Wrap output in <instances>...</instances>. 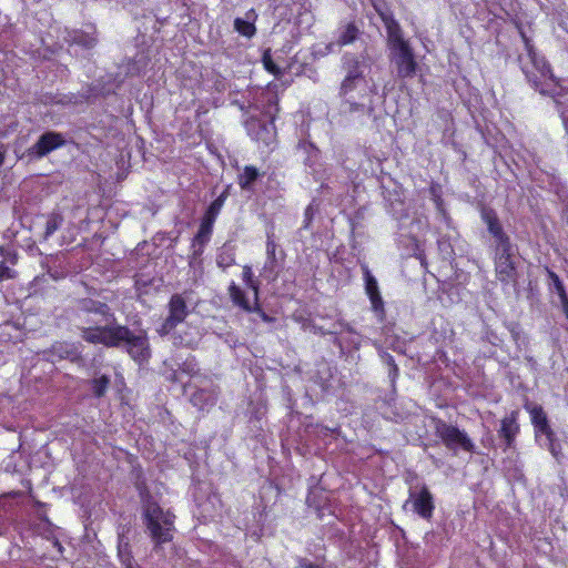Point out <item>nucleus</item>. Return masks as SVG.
<instances>
[{
  "label": "nucleus",
  "mask_w": 568,
  "mask_h": 568,
  "mask_svg": "<svg viewBox=\"0 0 568 568\" xmlns=\"http://www.w3.org/2000/svg\"><path fill=\"white\" fill-rule=\"evenodd\" d=\"M17 262V255L14 254L13 257L11 258V263L14 264Z\"/></svg>",
  "instance_id": "a18cd8bd"
},
{
  "label": "nucleus",
  "mask_w": 568,
  "mask_h": 568,
  "mask_svg": "<svg viewBox=\"0 0 568 568\" xmlns=\"http://www.w3.org/2000/svg\"><path fill=\"white\" fill-rule=\"evenodd\" d=\"M562 312H564L566 318L568 320V303L562 305Z\"/></svg>",
  "instance_id": "37998d69"
},
{
  "label": "nucleus",
  "mask_w": 568,
  "mask_h": 568,
  "mask_svg": "<svg viewBox=\"0 0 568 568\" xmlns=\"http://www.w3.org/2000/svg\"><path fill=\"white\" fill-rule=\"evenodd\" d=\"M480 217L487 225V230L494 237L496 245L506 244V246H508V242H511V240L504 231L497 212L491 207L483 206L480 210Z\"/></svg>",
  "instance_id": "ddd939ff"
},
{
  "label": "nucleus",
  "mask_w": 568,
  "mask_h": 568,
  "mask_svg": "<svg viewBox=\"0 0 568 568\" xmlns=\"http://www.w3.org/2000/svg\"><path fill=\"white\" fill-rule=\"evenodd\" d=\"M378 14L387 31L389 57L390 61L394 62L396 67L397 77L399 79H410L415 77L418 70V63L413 48L402 34L399 23L394 19L392 13L378 11Z\"/></svg>",
  "instance_id": "20e7f679"
},
{
  "label": "nucleus",
  "mask_w": 568,
  "mask_h": 568,
  "mask_svg": "<svg viewBox=\"0 0 568 568\" xmlns=\"http://www.w3.org/2000/svg\"><path fill=\"white\" fill-rule=\"evenodd\" d=\"M564 104H565L564 102H561L560 100H557L558 112L561 118L566 134L568 135V106H565Z\"/></svg>",
  "instance_id": "c9c22d12"
},
{
  "label": "nucleus",
  "mask_w": 568,
  "mask_h": 568,
  "mask_svg": "<svg viewBox=\"0 0 568 568\" xmlns=\"http://www.w3.org/2000/svg\"><path fill=\"white\" fill-rule=\"evenodd\" d=\"M18 276L16 270L10 268L4 262L0 263V283L4 280H14Z\"/></svg>",
  "instance_id": "72a5a7b5"
},
{
  "label": "nucleus",
  "mask_w": 568,
  "mask_h": 568,
  "mask_svg": "<svg viewBox=\"0 0 568 568\" xmlns=\"http://www.w3.org/2000/svg\"><path fill=\"white\" fill-rule=\"evenodd\" d=\"M524 408L529 413L530 420L535 427L536 433L545 435L548 442L552 444L556 435L549 425L547 414L545 413L542 406L526 403Z\"/></svg>",
  "instance_id": "4468645a"
},
{
  "label": "nucleus",
  "mask_w": 568,
  "mask_h": 568,
  "mask_svg": "<svg viewBox=\"0 0 568 568\" xmlns=\"http://www.w3.org/2000/svg\"><path fill=\"white\" fill-rule=\"evenodd\" d=\"M67 140L64 135L55 131H47L39 136L37 142L29 148L28 153L37 159L47 156L52 151L64 146Z\"/></svg>",
  "instance_id": "9b49d317"
},
{
  "label": "nucleus",
  "mask_w": 568,
  "mask_h": 568,
  "mask_svg": "<svg viewBox=\"0 0 568 568\" xmlns=\"http://www.w3.org/2000/svg\"><path fill=\"white\" fill-rule=\"evenodd\" d=\"M359 36V29L355 22H348L343 30H341L336 43L339 47L348 45L355 42Z\"/></svg>",
  "instance_id": "b1692460"
},
{
  "label": "nucleus",
  "mask_w": 568,
  "mask_h": 568,
  "mask_svg": "<svg viewBox=\"0 0 568 568\" xmlns=\"http://www.w3.org/2000/svg\"><path fill=\"white\" fill-rule=\"evenodd\" d=\"M430 192L433 194V200L435 202L436 209L440 212H444V201L442 199V195L437 193V190L435 186L430 187Z\"/></svg>",
  "instance_id": "e433bc0d"
},
{
  "label": "nucleus",
  "mask_w": 568,
  "mask_h": 568,
  "mask_svg": "<svg viewBox=\"0 0 568 568\" xmlns=\"http://www.w3.org/2000/svg\"><path fill=\"white\" fill-rule=\"evenodd\" d=\"M75 310L79 315L98 314L105 320H114V314L106 303L90 297L77 300Z\"/></svg>",
  "instance_id": "a211bd4d"
},
{
  "label": "nucleus",
  "mask_w": 568,
  "mask_h": 568,
  "mask_svg": "<svg viewBox=\"0 0 568 568\" xmlns=\"http://www.w3.org/2000/svg\"><path fill=\"white\" fill-rule=\"evenodd\" d=\"M110 383H111L110 377L106 375H101L100 377L93 378L91 381V387H92V393H93L94 397H97V398L103 397L108 392Z\"/></svg>",
  "instance_id": "c85d7f7f"
},
{
  "label": "nucleus",
  "mask_w": 568,
  "mask_h": 568,
  "mask_svg": "<svg viewBox=\"0 0 568 568\" xmlns=\"http://www.w3.org/2000/svg\"><path fill=\"white\" fill-rule=\"evenodd\" d=\"M494 263L496 277L501 284H517L518 273L514 260V246L511 242H508V246H506V244L496 245Z\"/></svg>",
  "instance_id": "0eeeda50"
},
{
  "label": "nucleus",
  "mask_w": 568,
  "mask_h": 568,
  "mask_svg": "<svg viewBox=\"0 0 568 568\" xmlns=\"http://www.w3.org/2000/svg\"><path fill=\"white\" fill-rule=\"evenodd\" d=\"M126 568H141V567L139 565H135V566L126 567Z\"/></svg>",
  "instance_id": "49530a36"
},
{
  "label": "nucleus",
  "mask_w": 568,
  "mask_h": 568,
  "mask_svg": "<svg viewBox=\"0 0 568 568\" xmlns=\"http://www.w3.org/2000/svg\"><path fill=\"white\" fill-rule=\"evenodd\" d=\"M546 272H547V275H548L549 280L551 281V284L557 293L560 292V290L566 288L562 281L560 280V277L558 276V274L556 272H554L549 267H546Z\"/></svg>",
  "instance_id": "f704fd0d"
},
{
  "label": "nucleus",
  "mask_w": 568,
  "mask_h": 568,
  "mask_svg": "<svg viewBox=\"0 0 568 568\" xmlns=\"http://www.w3.org/2000/svg\"><path fill=\"white\" fill-rule=\"evenodd\" d=\"M242 280L244 282V285L252 290L254 293V300H258L260 295V282L254 278V274L252 271V267L250 265H244L242 270Z\"/></svg>",
  "instance_id": "bb28decb"
},
{
  "label": "nucleus",
  "mask_w": 568,
  "mask_h": 568,
  "mask_svg": "<svg viewBox=\"0 0 568 568\" xmlns=\"http://www.w3.org/2000/svg\"><path fill=\"white\" fill-rule=\"evenodd\" d=\"M51 353L59 358H74L78 355V349L71 343L55 342L51 347Z\"/></svg>",
  "instance_id": "a878e982"
},
{
  "label": "nucleus",
  "mask_w": 568,
  "mask_h": 568,
  "mask_svg": "<svg viewBox=\"0 0 568 568\" xmlns=\"http://www.w3.org/2000/svg\"><path fill=\"white\" fill-rule=\"evenodd\" d=\"M63 216L58 212H52L48 215L45 227H44V239L48 240L52 236L62 225Z\"/></svg>",
  "instance_id": "cd10ccee"
},
{
  "label": "nucleus",
  "mask_w": 568,
  "mask_h": 568,
  "mask_svg": "<svg viewBox=\"0 0 568 568\" xmlns=\"http://www.w3.org/2000/svg\"><path fill=\"white\" fill-rule=\"evenodd\" d=\"M125 549L122 550L121 548H119V556H120V560L121 562L124 565V568L126 567H132V566H135L138 565L135 561H134V558L131 554L130 550H128L129 548V545L126 544Z\"/></svg>",
  "instance_id": "473e14b6"
},
{
  "label": "nucleus",
  "mask_w": 568,
  "mask_h": 568,
  "mask_svg": "<svg viewBox=\"0 0 568 568\" xmlns=\"http://www.w3.org/2000/svg\"><path fill=\"white\" fill-rule=\"evenodd\" d=\"M80 331L81 338L89 344H101L108 348L124 346L128 355L140 366L151 359L152 351L146 331L134 334L129 326L119 323L88 326Z\"/></svg>",
  "instance_id": "f03ea898"
},
{
  "label": "nucleus",
  "mask_w": 568,
  "mask_h": 568,
  "mask_svg": "<svg viewBox=\"0 0 568 568\" xmlns=\"http://www.w3.org/2000/svg\"><path fill=\"white\" fill-rule=\"evenodd\" d=\"M213 226L214 224L206 222L201 219L199 230L194 237L192 239V257L195 260L200 257L203 252L204 247L207 245V243L211 241V236L213 233Z\"/></svg>",
  "instance_id": "6ab92c4d"
},
{
  "label": "nucleus",
  "mask_w": 568,
  "mask_h": 568,
  "mask_svg": "<svg viewBox=\"0 0 568 568\" xmlns=\"http://www.w3.org/2000/svg\"><path fill=\"white\" fill-rule=\"evenodd\" d=\"M247 313H255L258 315V317L264 323H273L275 322V318L273 316H270L261 306L260 298L256 301L254 300L253 305L251 306V311H247Z\"/></svg>",
  "instance_id": "2f4dec72"
},
{
  "label": "nucleus",
  "mask_w": 568,
  "mask_h": 568,
  "mask_svg": "<svg viewBox=\"0 0 568 568\" xmlns=\"http://www.w3.org/2000/svg\"><path fill=\"white\" fill-rule=\"evenodd\" d=\"M135 488L142 505V519L154 544V549L161 548L164 544L173 540L175 530V515L170 509H163L153 499L145 481L136 483Z\"/></svg>",
  "instance_id": "7ed1b4c3"
},
{
  "label": "nucleus",
  "mask_w": 568,
  "mask_h": 568,
  "mask_svg": "<svg viewBox=\"0 0 568 568\" xmlns=\"http://www.w3.org/2000/svg\"><path fill=\"white\" fill-rule=\"evenodd\" d=\"M263 174L264 173L260 172L254 165H244L236 176V183L242 191H252L254 184Z\"/></svg>",
  "instance_id": "412c9836"
},
{
  "label": "nucleus",
  "mask_w": 568,
  "mask_h": 568,
  "mask_svg": "<svg viewBox=\"0 0 568 568\" xmlns=\"http://www.w3.org/2000/svg\"><path fill=\"white\" fill-rule=\"evenodd\" d=\"M519 412L511 410L500 420V428L498 429L499 438L505 442V450L513 448L516 442V437L520 432L518 424Z\"/></svg>",
  "instance_id": "dca6fc26"
},
{
  "label": "nucleus",
  "mask_w": 568,
  "mask_h": 568,
  "mask_svg": "<svg viewBox=\"0 0 568 568\" xmlns=\"http://www.w3.org/2000/svg\"><path fill=\"white\" fill-rule=\"evenodd\" d=\"M433 423L435 435L442 440L447 449L456 452L457 448H460L467 453L475 452V444L466 432L460 430L455 425L446 423L442 418H434Z\"/></svg>",
  "instance_id": "423d86ee"
},
{
  "label": "nucleus",
  "mask_w": 568,
  "mask_h": 568,
  "mask_svg": "<svg viewBox=\"0 0 568 568\" xmlns=\"http://www.w3.org/2000/svg\"><path fill=\"white\" fill-rule=\"evenodd\" d=\"M313 215H314L313 207H312V205H308L304 212V227L305 229H307L310 226V224L313 220Z\"/></svg>",
  "instance_id": "4c0bfd02"
},
{
  "label": "nucleus",
  "mask_w": 568,
  "mask_h": 568,
  "mask_svg": "<svg viewBox=\"0 0 568 568\" xmlns=\"http://www.w3.org/2000/svg\"><path fill=\"white\" fill-rule=\"evenodd\" d=\"M227 294L232 303L243 310L247 313V311H251V304L246 297L245 292L235 283L231 282V284L227 287Z\"/></svg>",
  "instance_id": "4be33fe9"
},
{
  "label": "nucleus",
  "mask_w": 568,
  "mask_h": 568,
  "mask_svg": "<svg viewBox=\"0 0 568 568\" xmlns=\"http://www.w3.org/2000/svg\"><path fill=\"white\" fill-rule=\"evenodd\" d=\"M268 105L275 106V113L270 116L268 122H265L257 116H250L244 122V128L247 135L253 141L262 143L264 146H271L276 141L277 131L275 126V120L277 112L280 111L277 97H274L272 100H270Z\"/></svg>",
  "instance_id": "39448f33"
},
{
  "label": "nucleus",
  "mask_w": 568,
  "mask_h": 568,
  "mask_svg": "<svg viewBox=\"0 0 568 568\" xmlns=\"http://www.w3.org/2000/svg\"><path fill=\"white\" fill-rule=\"evenodd\" d=\"M383 357H384L385 363L388 366V377H389L392 384H395L396 379L399 376V368L395 362V358H394V356H392L388 353H385L383 355Z\"/></svg>",
  "instance_id": "7c9ffc66"
},
{
  "label": "nucleus",
  "mask_w": 568,
  "mask_h": 568,
  "mask_svg": "<svg viewBox=\"0 0 568 568\" xmlns=\"http://www.w3.org/2000/svg\"><path fill=\"white\" fill-rule=\"evenodd\" d=\"M265 255L266 258L261 270V276L268 282H274L277 280L286 257V253L283 250H278L274 232L266 234Z\"/></svg>",
  "instance_id": "6e6552de"
},
{
  "label": "nucleus",
  "mask_w": 568,
  "mask_h": 568,
  "mask_svg": "<svg viewBox=\"0 0 568 568\" xmlns=\"http://www.w3.org/2000/svg\"><path fill=\"white\" fill-rule=\"evenodd\" d=\"M204 394V390L203 389H200L197 390L196 393H194L193 395V400H195L197 397L202 396Z\"/></svg>",
  "instance_id": "79ce46f5"
},
{
  "label": "nucleus",
  "mask_w": 568,
  "mask_h": 568,
  "mask_svg": "<svg viewBox=\"0 0 568 568\" xmlns=\"http://www.w3.org/2000/svg\"><path fill=\"white\" fill-rule=\"evenodd\" d=\"M361 82L364 81L352 77H344L341 82L338 94L341 98L345 99L344 104L347 105L345 111L348 113H364L366 110L365 104L356 102L352 95Z\"/></svg>",
  "instance_id": "2eb2a0df"
},
{
  "label": "nucleus",
  "mask_w": 568,
  "mask_h": 568,
  "mask_svg": "<svg viewBox=\"0 0 568 568\" xmlns=\"http://www.w3.org/2000/svg\"><path fill=\"white\" fill-rule=\"evenodd\" d=\"M561 303V306L568 303V294L565 290H560V292L557 293Z\"/></svg>",
  "instance_id": "ea45409f"
},
{
  "label": "nucleus",
  "mask_w": 568,
  "mask_h": 568,
  "mask_svg": "<svg viewBox=\"0 0 568 568\" xmlns=\"http://www.w3.org/2000/svg\"><path fill=\"white\" fill-rule=\"evenodd\" d=\"M180 344L185 346V347H189V348H194V346H195V343L191 342V341H187L185 343H183V341H181Z\"/></svg>",
  "instance_id": "a19ab883"
},
{
  "label": "nucleus",
  "mask_w": 568,
  "mask_h": 568,
  "mask_svg": "<svg viewBox=\"0 0 568 568\" xmlns=\"http://www.w3.org/2000/svg\"><path fill=\"white\" fill-rule=\"evenodd\" d=\"M189 308L182 294H173L168 303V315L156 328V333L164 337L171 334L178 325L183 323L189 315Z\"/></svg>",
  "instance_id": "1a4fd4ad"
},
{
  "label": "nucleus",
  "mask_w": 568,
  "mask_h": 568,
  "mask_svg": "<svg viewBox=\"0 0 568 568\" xmlns=\"http://www.w3.org/2000/svg\"><path fill=\"white\" fill-rule=\"evenodd\" d=\"M365 293L367 294L373 312L378 315L382 320L385 317V304L381 295L378 283L375 276L371 273L366 264L362 265Z\"/></svg>",
  "instance_id": "f8f14e48"
},
{
  "label": "nucleus",
  "mask_w": 568,
  "mask_h": 568,
  "mask_svg": "<svg viewBox=\"0 0 568 568\" xmlns=\"http://www.w3.org/2000/svg\"><path fill=\"white\" fill-rule=\"evenodd\" d=\"M419 258H420L422 263H424L425 257L420 255Z\"/></svg>",
  "instance_id": "de8ad7c7"
},
{
  "label": "nucleus",
  "mask_w": 568,
  "mask_h": 568,
  "mask_svg": "<svg viewBox=\"0 0 568 568\" xmlns=\"http://www.w3.org/2000/svg\"><path fill=\"white\" fill-rule=\"evenodd\" d=\"M300 567L301 568H323L322 565L316 564V562H312V561H310L306 558H303V559L300 560Z\"/></svg>",
  "instance_id": "58836bf2"
},
{
  "label": "nucleus",
  "mask_w": 568,
  "mask_h": 568,
  "mask_svg": "<svg viewBox=\"0 0 568 568\" xmlns=\"http://www.w3.org/2000/svg\"><path fill=\"white\" fill-rule=\"evenodd\" d=\"M3 162H4V152H2L0 150V166L3 164Z\"/></svg>",
  "instance_id": "c03bdc74"
},
{
  "label": "nucleus",
  "mask_w": 568,
  "mask_h": 568,
  "mask_svg": "<svg viewBox=\"0 0 568 568\" xmlns=\"http://www.w3.org/2000/svg\"><path fill=\"white\" fill-rule=\"evenodd\" d=\"M262 63H263V67L264 69L273 74L274 77H280L282 75V70L281 68L274 62L273 58H272V53H271V50L267 49L263 52L262 54Z\"/></svg>",
  "instance_id": "c756f323"
},
{
  "label": "nucleus",
  "mask_w": 568,
  "mask_h": 568,
  "mask_svg": "<svg viewBox=\"0 0 568 568\" xmlns=\"http://www.w3.org/2000/svg\"><path fill=\"white\" fill-rule=\"evenodd\" d=\"M526 51V60L518 58L519 67L529 85L541 95L551 97L564 102L568 106V88L561 84V80L555 75L552 67L545 55L539 54L531 39L525 32L520 22L515 23Z\"/></svg>",
  "instance_id": "f257e3e1"
},
{
  "label": "nucleus",
  "mask_w": 568,
  "mask_h": 568,
  "mask_svg": "<svg viewBox=\"0 0 568 568\" xmlns=\"http://www.w3.org/2000/svg\"><path fill=\"white\" fill-rule=\"evenodd\" d=\"M410 504L413 511L425 520H430L435 510V500L432 491L426 484H423L418 490L409 489L408 499L404 507Z\"/></svg>",
  "instance_id": "9d476101"
},
{
  "label": "nucleus",
  "mask_w": 568,
  "mask_h": 568,
  "mask_svg": "<svg viewBox=\"0 0 568 568\" xmlns=\"http://www.w3.org/2000/svg\"><path fill=\"white\" fill-rule=\"evenodd\" d=\"M256 20H257V13L255 12L254 9H250L245 13V18L237 17L234 19V30L239 34H241L247 39H251L256 34V27H255Z\"/></svg>",
  "instance_id": "aec40b11"
},
{
  "label": "nucleus",
  "mask_w": 568,
  "mask_h": 568,
  "mask_svg": "<svg viewBox=\"0 0 568 568\" xmlns=\"http://www.w3.org/2000/svg\"><path fill=\"white\" fill-rule=\"evenodd\" d=\"M236 262L235 248L230 245H223L217 255H216V264L219 267L226 270L234 265Z\"/></svg>",
  "instance_id": "5701e85b"
},
{
  "label": "nucleus",
  "mask_w": 568,
  "mask_h": 568,
  "mask_svg": "<svg viewBox=\"0 0 568 568\" xmlns=\"http://www.w3.org/2000/svg\"><path fill=\"white\" fill-rule=\"evenodd\" d=\"M366 58L363 54L346 52L342 55L341 68L344 77H352L365 81Z\"/></svg>",
  "instance_id": "f3484780"
},
{
  "label": "nucleus",
  "mask_w": 568,
  "mask_h": 568,
  "mask_svg": "<svg viewBox=\"0 0 568 568\" xmlns=\"http://www.w3.org/2000/svg\"><path fill=\"white\" fill-rule=\"evenodd\" d=\"M225 200V193L220 194L215 200H213L205 210L202 220L214 224L224 205Z\"/></svg>",
  "instance_id": "393cba45"
}]
</instances>
